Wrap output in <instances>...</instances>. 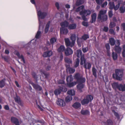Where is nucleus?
I'll return each instance as SVG.
<instances>
[{"instance_id":"de8ad7c7","label":"nucleus","mask_w":125,"mask_h":125,"mask_svg":"<svg viewBox=\"0 0 125 125\" xmlns=\"http://www.w3.org/2000/svg\"><path fill=\"white\" fill-rule=\"evenodd\" d=\"M41 35V32L39 31H38L37 32L36 36L35 38L36 39H39Z\"/></svg>"},{"instance_id":"c03bdc74","label":"nucleus","mask_w":125,"mask_h":125,"mask_svg":"<svg viewBox=\"0 0 125 125\" xmlns=\"http://www.w3.org/2000/svg\"><path fill=\"white\" fill-rule=\"evenodd\" d=\"M120 12L121 13H124L125 11V7L122 6L120 7L119 8Z\"/></svg>"},{"instance_id":"ddd939ff","label":"nucleus","mask_w":125,"mask_h":125,"mask_svg":"<svg viewBox=\"0 0 125 125\" xmlns=\"http://www.w3.org/2000/svg\"><path fill=\"white\" fill-rule=\"evenodd\" d=\"M52 54V52L51 51H49L44 52L43 54V56L45 57H50Z\"/></svg>"},{"instance_id":"7ed1b4c3","label":"nucleus","mask_w":125,"mask_h":125,"mask_svg":"<svg viewBox=\"0 0 125 125\" xmlns=\"http://www.w3.org/2000/svg\"><path fill=\"white\" fill-rule=\"evenodd\" d=\"M115 74H113V77L115 79L121 80L123 74V71L121 69H117L115 71Z\"/></svg>"},{"instance_id":"f03ea898","label":"nucleus","mask_w":125,"mask_h":125,"mask_svg":"<svg viewBox=\"0 0 125 125\" xmlns=\"http://www.w3.org/2000/svg\"><path fill=\"white\" fill-rule=\"evenodd\" d=\"M76 11L80 12V14L81 15H82V19L84 21L87 20L85 16L89 15L91 13V11L90 10H85L84 6L83 5L78 7L76 9Z\"/></svg>"},{"instance_id":"4be33fe9","label":"nucleus","mask_w":125,"mask_h":125,"mask_svg":"<svg viewBox=\"0 0 125 125\" xmlns=\"http://www.w3.org/2000/svg\"><path fill=\"white\" fill-rule=\"evenodd\" d=\"M96 14L95 13L93 14L92 15V20L91 21V23H93L95 21L96 18Z\"/></svg>"},{"instance_id":"e2e57ef3","label":"nucleus","mask_w":125,"mask_h":125,"mask_svg":"<svg viewBox=\"0 0 125 125\" xmlns=\"http://www.w3.org/2000/svg\"><path fill=\"white\" fill-rule=\"evenodd\" d=\"M105 47L107 51H108L110 49V47L108 43H107L105 44Z\"/></svg>"},{"instance_id":"c756f323","label":"nucleus","mask_w":125,"mask_h":125,"mask_svg":"<svg viewBox=\"0 0 125 125\" xmlns=\"http://www.w3.org/2000/svg\"><path fill=\"white\" fill-rule=\"evenodd\" d=\"M73 80V78L72 75H70L67 76L66 79V81L67 82L72 81Z\"/></svg>"},{"instance_id":"aec40b11","label":"nucleus","mask_w":125,"mask_h":125,"mask_svg":"<svg viewBox=\"0 0 125 125\" xmlns=\"http://www.w3.org/2000/svg\"><path fill=\"white\" fill-rule=\"evenodd\" d=\"M77 84V82H73L71 83L69 82H67V84L68 86L69 87H71Z\"/></svg>"},{"instance_id":"f257e3e1","label":"nucleus","mask_w":125,"mask_h":125,"mask_svg":"<svg viewBox=\"0 0 125 125\" xmlns=\"http://www.w3.org/2000/svg\"><path fill=\"white\" fill-rule=\"evenodd\" d=\"M30 1L31 2L32 4L35 5L37 9V15L38 17L39 24V30H40L41 28H43L44 26V24H43L42 22H41V20L42 19H43L45 18L47 14L45 12H42L41 11V10L38 8L36 5L34 0H30Z\"/></svg>"},{"instance_id":"72a5a7b5","label":"nucleus","mask_w":125,"mask_h":125,"mask_svg":"<svg viewBox=\"0 0 125 125\" xmlns=\"http://www.w3.org/2000/svg\"><path fill=\"white\" fill-rule=\"evenodd\" d=\"M81 105L80 103L78 102L74 103L73 105V106L75 108H77L80 107Z\"/></svg>"},{"instance_id":"412c9836","label":"nucleus","mask_w":125,"mask_h":125,"mask_svg":"<svg viewBox=\"0 0 125 125\" xmlns=\"http://www.w3.org/2000/svg\"><path fill=\"white\" fill-rule=\"evenodd\" d=\"M76 27V24H73L69 25L68 26V28L70 30L74 29H75Z\"/></svg>"},{"instance_id":"6e6552de","label":"nucleus","mask_w":125,"mask_h":125,"mask_svg":"<svg viewBox=\"0 0 125 125\" xmlns=\"http://www.w3.org/2000/svg\"><path fill=\"white\" fill-rule=\"evenodd\" d=\"M57 104L59 106H64L65 105V104L64 100L60 99H58L56 102Z\"/></svg>"},{"instance_id":"dca6fc26","label":"nucleus","mask_w":125,"mask_h":125,"mask_svg":"<svg viewBox=\"0 0 125 125\" xmlns=\"http://www.w3.org/2000/svg\"><path fill=\"white\" fill-rule=\"evenodd\" d=\"M60 29V33H61L63 34H66L68 33V30L66 28H61Z\"/></svg>"},{"instance_id":"1a4fd4ad","label":"nucleus","mask_w":125,"mask_h":125,"mask_svg":"<svg viewBox=\"0 0 125 125\" xmlns=\"http://www.w3.org/2000/svg\"><path fill=\"white\" fill-rule=\"evenodd\" d=\"M64 40L66 45L67 47L70 46L72 47L74 45V42H70L68 38H65Z\"/></svg>"},{"instance_id":"2f4dec72","label":"nucleus","mask_w":125,"mask_h":125,"mask_svg":"<svg viewBox=\"0 0 125 125\" xmlns=\"http://www.w3.org/2000/svg\"><path fill=\"white\" fill-rule=\"evenodd\" d=\"M6 79H4L0 81V87L2 88L5 85V81Z\"/></svg>"},{"instance_id":"37998d69","label":"nucleus","mask_w":125,"mask_h":125,"mask_svg":"<svg viewBox=\"0 0 125 125\" xmlns=\"http://www.w3.org/2000/svg\"><path fill=\"white\" fill-rule=\"evenodd\" d=\"M109 4V8L110 9L112 10L113 9H114L115 4L113 2H110Z\"/></svg>"},{"instance_id":"f704fd0d","label":"nucleus","mask_w":125,"mask_h":125,"mask_svg":"<svg viewBox=\"0 0 125 125\" xmlns=\"http://www.w3.org/2000/svg\"><path fill=\"white\" fill-rule=\"evenodd\" d=\"M84 1V0H77L76 2V4L77 6L83 3Z\"/></svg>"},{"instance_id":"a211bd4d","label":"nucleus","mask_w":125,"mask_h":125,"mask_svg":"<svg viewBox=\"0 0 125 125\" xmlns=\"http://www.w3.org/2000/svg\"><path fill=\"white\" fill-rule=\"evenodd\" d=\"M115 50L117 53H120L121 52L122 48L119 46H116L115 47Z\"/></svg>"},{"instance_id":"e433bc0d","label":"nucleus","mask_w":125,"mask_h":125,"mask_svg":"<svg viewBox=\"0 0 125 125\" xmlns=\"http://www.w3.org/2000/svg\"><path fill=\"white\" fill-rule=\"evenodd\" d=\"M71 38L72 41V42H73L74 44L75 41L76 40V35L75 34H72L71 37Z\"/></svg>"},{"instance_id":"774afa93","label":"nucleus","mask_w":125,"mask_h":125,"mask_svg":"<svg viewBox=\"0 0 125 125\" xmlns=\"http://www.w3.org/2000/svg\"><path fill=\"white\" fill-rule=\"evenodd\" d=\"M121 27L123 28L124 30H125V23H124L121 24Z\"/></svg>"},{"instance_id":"cd10ccee","label":"nucleus","mask_w":125,"mask_h":125,"mask_svg":"<svg viewBox=\"0 0 125 125\" xmlns=\"http://www.w3.org/2000/svg\"><path fill=\"white\" fill-rule=\"evenodd\" d=\"M109 41L110 44L111 45L113 46L115 45V41L113 38H110Z\"/></svg>"},{"instance_id":"4c0bfd02","label":"nucleus","mask_w":125,"mask_h":125,"mask_svg":"<svg viewBox=\"0 0 125 125\" xmlns=\"http://www.w3.org/2000/svg\"><path fill=\"white\" fill-rule=\"evenodd\" d=\"M64 60L66 62L69 64H71L72 63L71 60L68 58H65L64 59Z\"/></svg>"},{"instance_id":"473e14b6","label":"nucleus","mask_w":125,"mask_h":125,"mask_svg":"<svg viewBox=\"0 0 125 125\" xmlns=\"http://www.w3.org/2000/svg\"><path fill=\"white\" fill-rule=\"evenodd\" d=\"M84 68L86 69H89L91 68V65L89 63H85L84 65Z\"/></svg>"},{"instance_id":"58836bf2","label":"nucleus","mask_w":125,"mask_h":125,"mask_svg":"<svg viewBox=\"0 0 125 125\" xmlns=\"http://www.w3.org/2000/svg\"><path fill=\"white\" fill-rule=\"evenodd\" d=\"M72 99V97L70 95L67 96L65 98V101L66 102H69Z\"/></svg>"},{"instance_id":"79ce46f5","label":"nucleus","mask_w":125,"mask_h":125,"mask_svg":"<svg viewBox=\"0 0 125 125\" xmlns=\"http://www.w3.org/2000/svg\"><path fill=\"white\" fill-rule=\"evenodd\" d=\"M79 62V58H77L76 59L75 63L74 65V66L75 67H76L78 66Z\"/></svg>"},{"instance_id":"9d476101","label":"nucleus","mask_w":125,"mask_h":125,"mask_svg":"<svg viewBox=\"0 0 125 125\" xmlns=\"http://www.w3.org/2000/svg\"><path fill=\"white\" fill-rule=\"evenodd\" d=\"M65 54L66 56H68L73 53L72 49L69 48H67L64 51Z\"/></svg>"},{"instance_id":"864d4df0","label":"nucleus","mask_w":125,"mask_h":125,"mask_svg":"<svg viewBox=\"0 0 125 125\" xmlns=\"http://www.w3.org/2000/svg\"><path fill=\"white\" fill-rule=\"evenodd\" d=\"M81 40L82 39L81 38H79L77 40L78 44L80 47L81 46V44L82 42L81 41Z\"/></svg>"},{"instance_id":"8fccbe9b","label":"nucleus","mask_w":125,"mask_h":125,"mask_svg":"<svg viewBox=\"0 0 125 125\" xmlns=\"http://www.w3.org/2000/svg\"><path fill=\"white\" fill-rule=\"evenodd\" d=\"M37 42L36 41V39H33L29 43V44L32 43L33 45H35L36 44V43H37Z\"/></svg>"},{"instance_id":"5701e85b","label":"nucleus","mask_w":125,"mask_h":125,"mask_svg":"<svg viewBox=\"0 0 125 125\" xmlns=\"http://www.w3.org/2000/svg\"><path fill=\"white\" fill-rule=\"evenodd\" d=\"M81 114L83 115H88L90 114L89 111L87 110H82L81 111Z\"/></svg>"},{"instance_id":"bb28decb","label":"nucleus","mask_w":125,"mask_h":125,"mask_svg":"<svg viewBox=\"0 0 125 125\" xmlns=\"http://www.w3.org/2000/svg\"><path fill=\"white\" fill-rule=\"evenodd\" d=\"M75 91L73 90H71L68 91L67 92L68 94L71 95L72 96H73L75 95Z\"/></svg>"},{"instance_id":"bf43d9fd","label":"nucleus","mask_w":125,"mask_h":125,"mask_svg":"<svg viewBox=\"0 0 125 125\" xmlns=\"http://www.w3.org/2000/svg\"><path fill=\"white\" fill-rule=\"evenodd\" d=\"M120 6V3H119L116 6H114V9L115 10H117L119 8Z\"/></svg>"},{"instance_id":"052dcab7","label":"nucleus","mask_w":125,"mask_h":125,"mask_svg":"<svg viewBox=\"0 0 125 125\" xmlns=\"http://www.w3.org/2000/svg\"><path fill=\"white\" fill-rule=\"evenodd\" d=\"M108 15L109 18H111L113 15V11L112 10L109 11L108 12Z\"/></svg>"},{"instance_id":"680f3d73","label":"nucleus","mask_w":125,"mask_h":125,"mask_svg":"<svg viewBox=\"0 0 125 125\" xmlns=\"http://www.w3.org/2000/svg\"><path fill=\"white\" fill-rule=\"evenodd\" d=\"M88 50V48L87 47L85 48H84L82 49V51L83 52L85 53Z\"/></svg>"},{"instance_id":"5fc2aeb1","label":"nucleus","mask_w":125,"mask_h":125,"mask_svg":"<svg viewBox=\"0 0 125 125\" xmlns=\"http://www.w3.org/2000/svg\"><path fill=\"white\" fill-rule=\"evenodd\" d=\"M107 125H112L113 124L112 121L110 119L107 120Z\"/></svg>"},{"instance_id":"49530a36","label":"nucleus","mask_w":125,"mask_h":125,"mask_svg":"<svg viewBox=\"0 0 125 125\" xmlns=\"http://www.w3.org/2000/svg\"><path fill=\"white\" fill-rule=\"evenodd\" d=\"M56 40L57 39L56 38L53 37L50 39V42L52 44H53L56 42Z\"/></svg>"},{"instance_id":"2eb2a0df","label":"nucleus","mask_w":125,"mask_h":125,"mask_svg":"<svg viewBox=\"0 0 125 125\" xmlns=\"http://www.w3.org/2000/svg\"><path fill=\"white\" fill-rule=\"evenodd\" d=\"M69 23L68 22L65 21L60 23V25L62 27L61 28H64L65 27H68L69 25Z\"/></svg>"},{"instance_id":"4d7b16f0","label":"nucleus","mask_w":125,"mask_h":125,"mask_svg":"<svg viewBox=\"0 0 125 125\" xmlns=\"http://www.w3.org/2000/svg\"><path fill=\"white\" fill-rule=\"evenodd\" d=\"M41 72L42 74H44L45 77H47V74L45 73V72L43 70H41Z\"/></svg>"},{"instance_id":"3c124183","label":"nucleus","mask_w":125,"mask_h":125,"mask_svg":"<svg viewBox=\"0 0 125 125\" xmlns=\"http://www.w3.org/2000/svg\"><path fill=\"white\" fill-rule=\"evenodd\" d=\"M115 23L113 22H111L110 24L109 27L110 28H112L115 27Z\"/></svg>"},{"instance_id":"423d86ee","label":"nucleus","mask_w":125,"mask_h":125,"mask_svg":"<svg viewBox=\"0 0 125 125\" xmlns=\"http://www.w3.org/2000/svg\"><path fill=\"white\" fill-rule=\"evenodd\" d=\"M67 90V88H66L64 86H62L59 88L55 89L54 91V94L55 95H58L60 94L62 91L65 92Z\"/></svg>"},{"instance_id":"13d9d810","label":"nucleus","mask_w":125,"mask_h":125,"mask_svg":"<svg viewBox=\"0 0 125 125\" xmlns=\"http://www.w3.org/2000/svg\"><path fill=\"white\" fill-rule=\"evenodd\" d=\"M97 3L98 4H101L104 0H95Z\"/></svg>"},{"instance_id":"0eeeda50","label":"nucleus","mask_w":125,"mask_h":125,"mask_svg":"<svg viewBox=\"0 0 125 125\" xmlns=\"http://www.w3.org/2000/svg\"><path fill=\"white\" fill-rule=\"evenodd\" d=\"M93 99V96L90 95H88L86 96V99H84L82 101V104L83 105L87 104L89 102L91 101Z\"/></svg>"},{"instance_id":"c9c22d12","label":"nucleus","mask_w":125,"mask_h":125,"mask_svg":"<svg viewBox=\"0 0 125 125\" xmlns=\"http://www.w3.org/2000/svg\"><path fill=\"white\" fill-rule=\"evenodd\" d=\"M112 86L113 88L115 89L117 88L118 89L119 86V85L118 84V83H113L112 84Z\"/></svg>"},{"instance_id":"69168bd1","label":"nucleus","mask_w":125,"mask_h":125,"mask_svg":"<svg viewBox=\"0 0 125 125\" xmlns=\"http://www.w3.org/2000/svg\"><path fill=\"white\" fill-rule=\"evenodd\" d=\"M108 30V27L105 26L104 27L103 30L105 32H107Z\"/></svg>"},{"instance_id":"603ef678","label":"nucleus","mask_w":125,"mask_h":125,"mask_svg":"<svg viewBox=\"0 0 125 125\" xmlns=\"http://www.w3.org/2000/svg\"><path fill=\"white\" fill-rule=\"evenodd\" d=\"M115 46H119L120 45V41L118 40H116L115 41Z\"/></svg>"},{"instance_id":"a18cd8bd","label":"nucleus","mask_w":125,"mask_h":125,"mask_svg":"<svg viewBox=\"0 0 125 125\" xmlns=\"http://www.w3.org/2000/svg\"><path fill=\"white\" fill-rule=\"evenodd\" d=\"M92 72L93 75L95 77H97L96 70L94 67H93L92 68Z\"/></svg>"},{"instance_id":"39448f33","label":"nucleus","mask_w":125,"mask_h":125,"mask_svg":"<svg viewBox=\"0 0 125 125\" xmlns=\"http://www.w3.org/2000/svg\"><path fill=\"white\" fill-rule=\"evenodd\" d=\"M74 78L77 80L78 83H84L85 81V78L83 77L82 76L78 73H77L75 75Z\"/></svg>"},{"instance_id":"a19ab883","label":"nucleus","mask_w":125,"mask_h":125,"mask_svg":"<svg viewBox=\"0 0 125 125\" xmlns=\"http://www.w3.org/2000/svg\"><path fill=\"white\" fill-rule=\"evenodd\" d=\"M112 56L113 59L114 60H116L117 57V54L114 52H112Z\"/></svg>"},{"instance_id":"b1692460","label":"nucleus","mask_w":125,"mask_h":125,"mask_svg":"<svg viewBox=\"0 0 125 125\" xmlns=\"http://www.w3.org/2000/svg\"><path fill=\"white\" fill-rule=\"evenodd\" d=\"M76 54L77 57L79 58L80 57H81L82 54V52L81 50H78L76 52Z\"/></svg>"},{"instance_id":"f3484780","label":"nucleus","mask_w":125,"mask_h":125,"mask_svg":"<svg viewBox=\"0 0 125 125\" xmlns=\"http://www.w3.org/2000/svg\"><path fill=\"white\" fill-rule=\"evenodd\" d=\"M79 83L78 85L77 86V88L79 90L80 92H82L81 89L83 88L84 86V85L82 83Z\"/></svg>"},{"instance_id":"c85d7f7f","label":"nucleus","mask_w":125,"mask_h":125,"mask_svg":"<svg viewBox=\"0 0 125 125\" xmlns=\"http://www.w3.org/2000/svg\"><path fill=\"white\" fill-rule=\"evenodd\" d=\"M65 48L64 46L63 45L61 46L58 49V51L59 52H62L64 51Z\"/></svg>"},{"instance_id":"f8f14e48","label":"nucleus","mask_w":125,"mask_h":125,"mask_svg":"<svg viewBox=\"0 0 125 125\" xmlns=\"http://www.w3.org/2000/svg\"><path fill=\"white\" fill-rule=\"evenodd\" d=\"M111 109L117 118L118 119H119V117L117 113L115 112V110L117 109V108L115 106H113L111 107Z\"/></svg>"},{"instance_id":"4468645a","label":"nucleus","mask_w":125,"mask_h":125,"mask_svg":"<svg viewBox=\"0 0 125 125\" xmlns=\"http://www.w3.org/2000/svg\"><path fill=\"white\" fill-rule=\"evenodd\" d=\"M11 121L12 123L15 124L16 125H19L18 120L15 117H12Z\"/></svg>"},{"instance_id":"0e129e2a","label":"nucleus","mask_w":125,"mask_h":125,"mask_svg":"<svg viewBox=\"0 0 125 125\" xmlns=\"http://www.w3.org/2000/svg\"><path fill=\"white\" fill-rule=\"evenodd\" d=\"M109 31L111 34H112L114 35L115 34V32L114 30L113 29H110L109 30Z\"/></svg>"},{"instance_id":"9b49d317","label":"nucleus","mask_w":125,"mask_h":125,"mask_svg":"<svg viewBox=\"0 0 125 125\" xmlns=\"http://www.w3.org/2000/svg\"><path fill=\"white\" fill-rule=\"evenodd\" d=\"M14 54L16 55L19 59H21L24 63H25V61L24 57L22 55H20L19 52L17 51H15L14 52Z\"/></svg>"},{"instance_id":"6ab92c4d","label":"nucleus","mask_w":125,"mask_h":125,"mask_svg":"<svg viewBox=\"0 0 125 125\" xmlns=\"http://www.w3.org/2000/svg\"><path fill=\"white\" fill-rule=\"evenodd\" d=\"M118 89L120 91H125V84H119Z\"/></svg>"},{"instance_id":"393cba45","label":"nucleus","mask_w":125,"mask_h":125,"mask_svg":"<svg viewBox=\"0 0 125 125\" xmlns=\"http://www.w3.org/2000/svg\"><path fill=\"white\" fill-rule=\"evenodd\" d=\"M50 23V21H49L47 24L45 29V33H47L49 29Z\"/></svg>"},{"instance_id":"09e8293b","label":"nucleus","mask_w":125,"mask_h":125,"mask_svg":"<svg viewBox=\"0 0 125 125\" xmlns=\"http://www.w3.org/2000/svg\"><path fill=\"white\" fill-rule=\"evenodd\" d=\"M82 38L84 40H85L89 38V36L88 34H84L82 37Z\"/></svg>"},{"instance_id":"ea45409f","label":"nucleus","mask_w":125,"mask_h":125,"mask_svg":"<svg viewBox=\"0 0 125 125\" xmlns=\"http://www.w3.org/2000/svg\"><path fill=\"white\" fill-rule=\"evenodd\" d=\"M68 70L70 73H73L75 71V70L74 69L71 67L68 68Z\"/></svg>"},{"instance_id":"a878e982","label":"nucleus","mask_w":125,"mask_h":125,"mask_svg":"<svg viewBox=\"0 0 125 125\" xmlns=\"http://www.w3.org/2000/svg\"><path fill=\"white\" fill-rule=\"evenodd\" d=\"M14 99L16 102L17 103L19 104L20 105H21V101H20V98L17 95H16V97Z\"/></svg>"},{"instance_id":"7c9ffc66","label":"nucleus","mask_w":125,"mask_h":125,"mask_svg":"<svg viewBox=\"0 0 125 125\" xmlns=\"http://www.w3.org/2000/svg\"><path fill=\"white\" fill-rule=\"evenodd\" d=\"M85 61V60L84 56H81V58L80 64L82 65H83L85 63H86Z\"/></svg>"},{"instance_id":"6e6d98bb","label":"nucleus","mask_w":125,"mask_h":125,"mask_svg":"<svg viewBox=\"0 0 125 125\" xmlns=\"http://www.w3.org/2000/svg\"><path fill=\"white\" fill-rule=\"evenodd\" d=\"M31 84L33 87L36 89L38 88V86H39L38 85L35 84L33 83H31Z\"/></svg>"},{"instance_id":"338daca9","label":"nucleus","mask_w":125,"mask_h":125,"mask_svg":"<svg viewBox=\"0 0 125 125\" xmlns=\"http://www.w3.org/2000/svg\"><path fill=\"white\" fill-rule=\"evenodd\" d=\"M83 25L85 26H87L88 25V23L87 22L84 21L82 22Z\"/></svg>"},{"instance_id":"20e7f679","label":"nucleus","mask_w":125,"mask_h":125,"mask_svg":"<svg viewBox=\"0 0 125 125\" xmlns=\"http://www.w3.org/2000/svg\"><path fill=\"white\" fill-rule=\"evenodd\" d=\"M106 12V10H100L99 12L98 19L102 21H106L107 19V16L105 14Z\"/></svg>"}]
</instances>
